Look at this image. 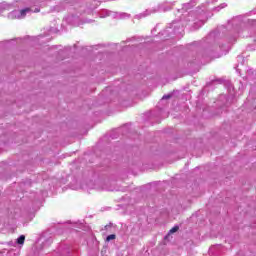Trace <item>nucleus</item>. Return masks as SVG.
<instances>
[{
	"label": "nucleus",
	"mask_w": 256,
	"mask_h": 256,
	"mask_svg": "<svg viewBox=\"0 0 256 256\" xmlns=\"http://www.w3.org/2000/svg\"><path fill=\"white\" fill-rule=\"evenodd\" d=\"M29 8H26L24 10H15L9 14L10 19H23L27 13H29Z\"/></svg>",
	"instance_id": "obj_1"
},
{
	"label": "nucleus",
	"mask_w": 256,
	"mask_h": 256,
	"mask_svg": "<svg viewBox=\"0 0 256 256\" xmlns=\"http://www.w3.org/2000/svg\"><path fill=\"white\" fill-rule=\"evenodd\" d=\"M16 243L17 245H19L20 247H22L23 245H25V235H21L16 239Z\"/></svg>",
	"instance_id": "obj_2"
},
{
	"label": "nucleus",
	"mask_w": 256,
	"mask_h": 256,
	"mask_svg": "<svg viewBox=\"0 0 256 256\" xmlns=\"http://www.w3.org/2000/svg\"><path fill=\"white\" fill-rule=\"evenodd\" d=\"M177 231H179V227L175 226V227H173V228L169 231V233H170V234H173V233H177Z\"/></svg>",
	"instance_id": "obj_3"
},
{
	"label": "nucleus",
	"mask_w": 256,
	"mask_h": 256,
	"mask_svg": "<svg viewBox=\"0 0 256 256\" xmlns=\"http://www.w3.org/2000/svg\"><path fill=\"white\" fill-rule=\"evenodd\" d=\"M115 239V234L107 236L106 241H113Z\"/></svg>",
	"instance_id": "obj_4"
},
{
	"label": "nucleus",
	"mask_w": 256,
	"mask_h": 256,
	"mask_svg": "<svg viewBox=\"0 0 256 256\" xmlns=\"http://www.w3.org/2000/svg\"><path fill=\"white\" fill-rule=\"evenodd\" d=\"M163 99H169V96H163Z\"/></svg>",
	"instance_id": "obj_5"
}]
</instances>
